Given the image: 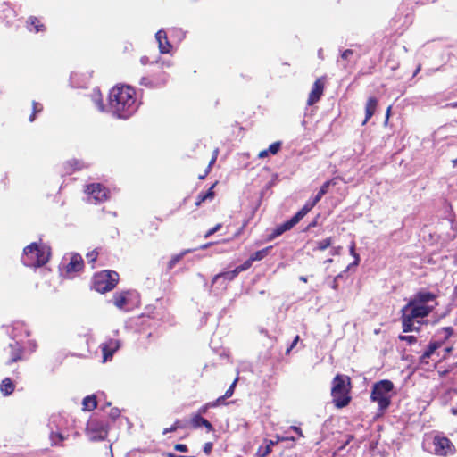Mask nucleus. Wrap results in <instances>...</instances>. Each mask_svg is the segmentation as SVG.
<instances>
[{
  "instance_id": "obj_1",
  "label": "nucleus",
  "mask_w": 457,
  "mask_h": 457,
  "mask_svg": "<svg viewBox=\"0 0 457 457\" xmlns=\"http://www.w3.org/2000/svg\"><path fill=\"white\" fill-rule=\"evenodd\" d=\"M437 295L432 292L420 290L402 309L401 322L403 332L419 330L414 326V320L428 317L437 305Z\"/></svg>"
},
{
  "instance_id": "obj_2",
  "label": "nucleus",
  "mask_w": 457,
  "mask_h": 457,
  "mask_svg": "<svg viewBox=\"0 0 457 457\" xmlns=\"http://www.w3.org/2000/svg\"><path fill=\"white\" fill-rule=\"evenodd\" d=\"M108 105L113 115L128 119L137 109L135 88L124 84L115 85L109 92Z\"/></svg>"
},
{
  "instance_id": "obj_3",
  "label": "nucleus",
  "mask_w": 457,
  "mask_h": 457,
  "mask_svg": "<svg viewBox=\"0 0 457 457\" xmlns=\"http://www.w3.org/2000/svg\"><path fill=\"white\" fill-rule=\"evenodd\" d=\"M331 397L334 406L342 409L349 405L352 401V381L349 376L337 374L332 379Z\"/></svg>"
},
{
  "instance_id": "obj_4",
  "label": "nucleus",
  "mask_w": 457,
  "mask_h": 457,
  "mask_svg": "<svg viewBox=\"0 0 457 457\" xmlns=\"http://www.w3.org/2000/svg\"><path fill=\"white\" fill-rule=\"evenodd\" d=\"M51 249L46 245L31 243L23 249L22 262L32 268L42 267L48 262Z\"/></svg>"
},
{
  "instance_id": "obj_5",
  "label": "nucleus",
  "mask_w": 457,
  "mask_h": 457,
  "mask_svg": "<svg viewBox=\"0 0 457 457\" xmlns=\"http://www.w3.org/2000/svg\"><path fill=\"white\" fill-rule=\"evenodd\" d=\"M394 384L388 379L376 382L370 393V400L378 405V411L383 413L391 404Z\"/></svg>"
},
{
  "instance_id": "obj_6",
  "label": "nucleus",
  "mask_w": 457,
  "mask_h": 457,
  "mask_svg": "<svg viewBox=\"0 0 457 457\" xmlns=\"http://www.w3.org/2000/svg\"><path fill=\"white\" fill-rule=\"evenodd\" d=\"M120 279L118 272L102 270L96 273L92 278V287L98 293L104 294L116 287Z\"/></svg>"
},
{
  "instance_id": "obj_7",
  "label": "nucleus",
  "mask_w": 457,
  "mask_h": 457,
  "mask_svg": "<svg viewBox=\"0 0 457 457\" xmlns=\"http://www.w3.org/2000/svg\"><path fill=\"white\" fill-rule=\"evenodd\" d=\"M168 74L161 65H156L152 70L151 73L140 79V85L148 88L162 87L166 85L168 81Z\"/></svg>"
},
{
  "instance_id": "obj_8",
  "label": "nucleus",
  "mask_w": 457,
  "mask_h": 457,
  "mask_svg": "<svg viewBox=\"0 0 457 457\" xmlns=\"http://www.w3.org/2000/svg\"><path fill=\"white\" fill-rule=\"evenodd\" d=\"M84 192L88 196V203L94 204L104 203L110 197L109 189L101 183H91L87 185Z\"/></svg>"
},
{
  "instance_id": "obj_9",
  "label": "nucleus",
  "mask_w": 457,
  "mask_h": 457,
  "mask_svg": "<svg viewBox=\"0 0 457 457\" xmlns=\"http://www.w3.org/2000/svg\"><path fill=\"white\" fill-rule=\"evenodd\" d=\"M434 454L437 456L446 457L453 455L456 452V448L452 441L441 435H436L433 438Z\"/></svg>"
},
{
  "instance_id": "obj_10",
  "label": "nucleus",
  "mask_w": 457,
  "mask_h": 457,
  "mask_svg": "<svg viewBox=\"0 0 457 457\" xmlns=\"http://www.w3.org/2000/svg\"><path fill=\"white\" fill-rule=\"evenodd\" d=\"M84 267V260L79 253H71L62 259V269L68 275L79 273Z\"/></svg>"
},
{
  "instance_id": "obj_11",
  "label": "nucleus",
  "mask_w": 457,
  "mask_h": 457,
  "mask_svg": "<svg viewBox=\"0 0 457 457\" xmlns=\"http://www.w3.org/2000/svg\"><path fill=\"white\" fill-rule=\"evenodd\" d=\"M4 353L6 354L5 365L7 366L26 360L25 348L17 341L10 343L4 349Z\"/></svg>"
},
{
  "instance_id": "obj_12",
  "label": "nucleus",
  "mask_w": 457,
  "mask_h": 457,
  "mask_svg": "<svg viewBox=\"0 0 457 457\" xmlns=\"http://www.w3.org/2000/svg\"><path fill=\"white\" fill-rule=\"evenodd\" d=\"M306 214L301 209L298 211L290 220L286 222L277 226V228L272 231V233L269 236V239L272 240L284 232L290 230L293 227H295Z\"/></svg>"
},
{
  "instance_id": "obj_13",
  "label": "nucleus",
  "mask_w": 457,
  "mask_h": 457,
  "mask_svg": "<svg viewBox=\"0 0 457 457\" xmlns=\"http://www.w3.org/2000/svg\"><path fill=\"white\" fill-rule=\"evenodd\" d=\"M120 347V342L116 338H108L100 345L103 353V362H106L112 359L113 354Z\"/></svg>"
},
{
  "instance_id": "obj_14",
  "label": "nucleus",
  "mask_w": 457,
  "mask_h": 457,
  "mask_svg": "<svg viewBox=\"0 0 457 457\" xmlns=\"http://www.w3.org/2000/svg\"><path fill=\"white\" fill-rule=\"evenodd\" d=\"M335 185H337V179H331L323 183V185L320 187L318 194L313 198V200L312 202H307L303 206L302 210L303 211V212L307 214L317 204V203L321 199V197L328 193V187L330 186Z\"/></svg>"
},
{
  "instance_id": "obj_15",
  "label": "nucleus",
  "mask_w": 457,
  "mask_h": 457,
  "mask_svg": "<svg viewBox=\"0 0 457 457\" xmlns=\"http://www.w3.org/2000/svg\"><path fill=\"white\" fill-rule=\"evenodd\" d=\"M325 88V82L322 78L317 79L313 85L311 92L309 93L308 99H307V104L308 105H313L317 102L320 101V97L323 95Z\"/></svg>"
},
{
  "instance_id": "obj_16",
  "label": "nucleus",
  "mask_w": 457,
  "mask_h": 457,
  "mask_svg": "<svg viewBox=\"0 0 457 457\" xmlns=\"http://www.w3.org/2000/svg\"><path fill=\"white\" fill-rule=\"evenodd\" d=\"M62 168L65 174L70 175L77 170H81L84 168H87V165L83 161L73 158L65 162L62 164Z\"/></svg>"
},
{
  "instance_id": "obj_17",
  "label": "nucleus",
  "mask_w": 457,
  "mask_h": 457,
  "mask_svg": "<svg viewBox=\"0 0 457 457\" xmlns=\"http://www.w3.org/2000/svg\"><path fill=\"white\" fill-rule=\"evenodd\" d=\"M158 41L159 50L162 54H169L172 49L171 44L169 42L167 34L164 30H159L155 35Z\"/></svg>"
},
{
  "instance_id": "obj_18",
  "label": "nucleus",
  "mask_w": 457,
  "mask_h": 457,
  "mask_svg": "<svg viewBox=\"0 0 457 457\" xmlns=\"http://www.w3.org/2000/svg\"><path fill=\"white\" fill-rule=\"evenodd\" d=\"M378 107V100L374 96H370L368 98L365 106V119L362 122V125H365L369 120L374 115Z\"/></svg>"
},
{
  "instance_id": "obj_19",
  "label": "nucleus",
  "mask_w": 457,
  "mask_h": 457,
  "mask_svg": "<svg viewBox=\"0 0 457 457\" xmlns=\"http://www.w3.org/2000/svg\"><path fill=\"white\" fill-rule=\"evenodd\" d=\"M218 184V181L214 182L212 187L206 191V192H201L197 197L196 201L195 203V205L196 207H199L203 203L209 200L212 201L215 196L214 187Z\"/></svg>"
},
{
  "instance_id": "obj_20",
  "label": "nucleus",
  "mask_w": 457,
  "mask_h": 457,
  "mask_svg": "<svg viewBox=\"0 0 457 457\" xmlns=\"http://www.w3.org/2000/svg\"><path fill=\"white\" fill-rule=\"evenodd\" d=\"M27 27L29 31H34L36 33L43 32L46 30V26L41 22V21L36 16L29 17L27 21Z\"/></svg>"
},
{
  "instance_id": "obj_21",
  "label": "nucleus",
  "mask_w": 457,
  "mask_h": 457,
  "mask_svg": "<svg viewBox=\"0 0 457 457\" xmlns=\"http://www.w3.org/2000/svg\"><path fill=\"white\" fill-rule=\"evenodd\" d=\"M15 390V385L10 378H4L0 383V392L3 395L8 396Z\"/></svg>"
},
{
  "instance_id": "obj_22",
  "label": "nucleus",
  "mask_w": 457,
  "mask_h": 457,
  "mask_svg": "<svg viewBox=\"0 0 457 457\" xmlns=\"http://www.w3.org/2000/svg\"><path fill=\"white\" fill-rule=\"evenodd\" d=\"M129 292L123 291L115 293L112 297L113 304L119 308L123 309L128 303Z\"/></svg>"
},
{
  "instance_id": "obj_23",
  "label": "nucleus",
  "mask_w": 457,
  "mask_h": 457,
  "mask_svg": "<svg viewBox=\"0 0 457 457\" xmlns=\"http://www.w3.org/2000/svg\"><path fill=\"white\" fill-rule=\"evenodd\" d=\"M83 410L91 411L97 407V401L96 395H87L83 399L82 402Z\"/></svg>"
},
{
  "instance_id": "obj_24",
  "label": "nucleus",
  "mask_w": 457,
  "mask_h": 457,
  "mask_svg": "<svg viewBox=\"0 0 457 457\" xmlns=\"http://www.w3.org/2000/svg\"><path fill=\"white\" fill-rule=\"evenodd\" d=\"M237 275H238V272L236 270V268L230 271L220 272L214 276V278L212 279V283L216 282L219 278H224L226 280L231 281L235 278H237Z\"/></svg>"
},
{
  "instance_id": "obj_25",
  "label": "nucleus",
  "mask_w": 457,
  "mask_h": 457,
  "mask_svg": "<svg viewBox=\"0 0 457 457\" xmlns=\"http://www.w3.org/2000/svg\"><path fill=\"white\" fill-rule=\"evenodd\" d=\"M271 249H272V246L270 245L262 250L256 251L255 253H253L250 255L251 261H253V262L262 261L269 254V253Z\"/></svg>"
},
{
  "instance_id": "obj_26",
  "label": "nucleus",
  "mask_w": 457,
  "mask_h": 457,
  "mask_svg": "<svg viewBox=\"0 0 457 457\" xmlns=\"http://www.w3.org/2000/svg\"><path fill=\"white\" fill-rule=\"evenodd\" d=\"M189 252L190 250H185L178 254L173 255L167 263V270H172L175 265L184 257V255Z\"/></svg>"
},
{
  "instance_id": "obj_27",
  "label": "nucleus",
  "mask_w": 457,
  "mask_h": 457,
  "mask_svg": "<svg viewBox=\"0 0 457 457\" xmlns=\"http://www.w3.org/2000/svg\"><path fill=\"white\" fill-rule=\"evenodd\" d=\"M441 345L442 344L439 343V342H431V343H429V345H428L426 351L421 355V359L429 358L434 353V352L441 346Z\"/></svg>"
},
{
  "instance_id": "obj_28",
  "label": "nucleus",
  "mask_w": 457,
  "mask_h": 457,
  "mask_svg": "<svg viewBox=\"0 0 457 457\" xmlns=\"http://www.w3.org/2000/svg\"><path fill=\"white\" fill-rule=\"evenodd\" d=\"M332 237H328L323 240L318 241L313 247V251H324L332 245Z\"/></svg>"
},
{
  "instance_id": "obj_29",
  "label": "nucleus",
  "mask_w": 457,
  "mask_h": 457,
  "mask_svg": "<svg viewBox=\"0 0 457 457\" xmlns=\"http://www.w3.org/2000/svg\"><path fill=\"white\" fill-rule=\"evenodd\" d=\"M217 156H218V149H216L214 152H213V154L212 156V159L210 160L209 163H208V166L207 168L205 169L204 172L203 174H200L198 176V179H205V177L210 173L213 164L215 163L216 160H217Z\"/></svg>"
},
{
  "instance_id": "obj_30",
  "label": "nucleus",
  "mask_w": 457,
  "mask_h": 457,
  "mask_svg": "<svg viewBox=\"0 0 457 457\" xmlns=\"http://www.w3.org/2000/svg\"><path fill=\"white\" fill-rule=\"evenodd\" d=\"M206 419L200 416V414H193L190 419V424L193 428H198L203 427V424L205 422Z\"/></svg>"
},
{
  "instance_id": "obj_31",
  "label": "nucleus",
  "mask_w": 457,
  "mask_h": 457,
  "mask_svg": "<svg viewBox=\"0 0 457 457\" xmlns=\"http://www.w3.org/2000/svg\"><path fill=\"white\" fill-rule=\"evenodd\" d=\"M43 111V105L40 103H37L36 101L32 102V113L29 117V120L30 122L34 121L36 119L37 113H39Z\"/></svg>"
},
{
  "instance_id": "obj_32",
  "label": "nucleus",
  "mask_w": 457,
  "mask_h": 457,
  "mask_svg": "<svg viewBox=\"0 0 457 457\" xmlns=\"http://www.w3.org/2000/svg\"><path fill=\"white\" fill-rule=\"evenodd\" d=\"M185 428V424L181 420H176L174 421V423L170 428H166L163 429L162 434L166 435L168 433L175 432L179 428Z\"/></svg>"
},
{
  "instance_id": "obj_33",
  "label": "nucleus",
  "mask_w": 457,
  "mask_h": 457,
  "mask_svg": "<svg viewBox=\"0 0 457 457\" xmlns=\"http://www.w3.org/2000/svg\"><path fill=\"white\" fill-rule=\"evenodd\" d=\"M50 438L52 441V445H60L64 440L63 435L59 432H52Z\"/></svg>"
},
{
  "instance_id": "obj_34",
  "label": "nucleus",
  "mask_w": 457,
  "mask_h": 457,
  "mask_svg": "<svg viewBox=\"0 0 457 457\" xmlns=\"http://www.w3.org/2000/svg\"><path fill=\"white\" fill-rule=\"evenodd\" d=\"M271 453V449L269 448V445H260L256 452L257 457H266Z\"/></svg>"
},
{
  "instance_id": "obj_35",
  "label": "nucleus",
  "mask_w": 457,
  "mask_h": 457,
  "mask_svg": "<svg viewBox=\"0 0 457 457\" xmlns=\"http://www.w3.org/2000/svg\"><path fill=\"white\" fill-rule=\"evenodd\" d=\"M281 145L282 143L280 141L274 142L269 146L268 151L270 154L275 155L279 152Z\"/></svg>"
},
{
  "instance_id": "obj_36",
  "label": "nucleus",
  "mask_w": 457,
  "mask_h": 457,
  "mask_svg": "<svg viewBox=\"0 0 457 457\" xmlns=\"http://www.w3.org/2000/svg\"><path fill=\"white\" fill-rule=\"evenodd\" d=\"M253 262L251 261V258L249 257L243 264L236 267V270L239 274L240 272L248 270L252 266Z\"/></svg>"
},
{
  "instance_id": "obj_37",
  "label": "nucleus",
  "mask_w": 457,
  "mask_h": 457,
  "mask_svg": "<svg viewBox=\"0 0 457 457\" xmlns=\"http://www.w3.org/2000/svg\"><path fill=\"white\" fill-rule=\"evenodd\" d=\"M98 257V252L96 250H93L87 253V259L89 263H94Z\"/></svg>"
},
{
  "instance_id": "obj_38",
  "label": "nucleus",
  "mask_w": 457,
  "mask_h": 457,
  "mask_svg": "<svg viewBox=\"0 0 457 457\" xmlns=\"http://www.w3.org/2000/svg\"><path fill=\"white\" fill-rule=\"evenodd\" d=\"M237 382V379L236 378L233 383L230 385V386L227 389V391L224 394V397L229 398L234 394L235 386Z\"/></svg>"
},
{
  "instance_id": "obj_39",
  "label": "nucleus",
  "mask_w": 457,
  "mask_h": 457,
  "mask_svg": "<svg viewBox=\"0 0 457 457\" xmlns=\"http://www.w3.org/2000/svg\"><path fill=\"white\" fill-rule=\"evenodd\" d=\"M222 225L220 223L217 224L216 226H214L213 228H210L204 235V237L207 238L209 237H211L212 235H213L214 233H216L217 231H219L220 228H221Z\"/></svg>"
},
{
  "instance_id": "obj_40",
  "label": "nucleus",
  "mask_w": 457,
  "mask_h": 457,
  "mask_svg": "<svg viewBox=\"0 0 457 457\" xmlns=\"http://www.w3.org/2000/svg\"><path fill=\"white\" fill-rule=\"evenodd\" d=\"M401 341H405L409 344H414L417 342V338L414 336H399Z\"/></svg>"
},
{
  "instance_id": "obj_41",
  "label": "nucleus",
  "mask_w": 457,
  "mask_h": 457,
  "mask_svg": "<svg viewBox=\"0 0 457 457\" xmlns=\"http://www.w3.org/2000/svg\"><path fill=\"white\" fill-rule=\"evenodd\" d=\"M108 435V428L105 425H101L99 428V438L104 439Z\"/></svg>"
},
{
  "instance_id": "obj_42",
  "label": "nucleus",
  "mask_w": 457,
  "mask_h": 457,
  "mask_svg": "<svg viewBox=\"0 0 457 457\" xmlns=\"http://www.w3.org/2000/svg\"><path fill=\"white\" fill-rule=\"evenodd\" d=\"M299 339H300V337H299V336L297 335V336L294 338V340H293V342L291 343V345L287 348V350H286V354H288V353H290V352H291V351L295 347V345H297V343H298Z\"/></svg>"
},
{
  "instance_id": "obj_43",
  "label": "nucleus",
  "mask_w": 457,
  "mask_h": 457,
  "mask_svg": "<svg viewBox=\"0 0 457 457\" xmlns=\"http://www.w3.org/2000/svg\"><path fill=\"white\" fill-rule=\"evenodd\" d=\"M174 449H175L176 451H179V452H181V453H187V452H188V447H187V445H185V444H176V445H174Z\"/></svg>"
},
{
  "instance_id": "obj_44",
  "label": "nucleus",
  "mask_w": 457,
  "mask_h": 457,
  "mask_svg": "<svg viewBox=\"0 0 457 457\" xmlns=\"http://www.w3.org/2000/svg\"><path fill=\"white\" fill-rule=\"evenodd\" d=\"M213 444L212 442H207L204 445V452L205 454L209 455L212 450Z\"/></svg>"
},
{
  "instance_id": "obj_45",
  "label": "nucleus",
  "mask_w": 457,
  "mask_h": 457,
  "mask_svg": "<svg viewBox=\"0 0 457 457\" xmlns=\"http://www.w3.org/2000/svg\"><path fill=\"white\" fill-rule=\"evenodd\" d=\"M212 403H208L205 405L199 408L196 414H200L202 416L203 414H205L207 412V410L211 407Z\"/></svg>"
},
{
  "instance_id": "obj_46",
  "label": "nucleus",
  "mask_w": 457,
  "mask_h": 457,
  "mask_svg": "<svg viewBox=\"0 0 457 457\" xmlns=\"http://www.w3.org/2000/svg\"><path fill=\"white\" fill-rule=\"evenodd\" d=\"M278 436H277V439L275 441L265 439L264 443L266 444V445H269V448L272 450V447L276 445L278 442H280V440H278Z\"/></svg>"
},
{
  "instance_id": "obj_47",
  "label": "nucleus",
  "mask_w": 457,
  "mask_h": 457,
  "mask_svg": "<svg viewBox=\"0 0 457 457\" xmlns=\"http://www.w3.org/2000/svg\"><path fill=\"white\" fill-rule=\"evenodd\" d=\"M350 253L353 256H354L356 262L359 261V255L355 253V243L354 242H352L351 245H350Z\"/></svg>"
},
{
  "instance_id": "obj_48",
  "label": "nucleus",
  "mask_w": 457,
  "mask_h": 457,
  "mask_svg": "<svg viewBox=\"0 0 457 457\" xmlns=\"http://www.w3.org/2000/svg\"><path fill=\"white\" fill-rule=\"evenodd\" d=\"M203 427L205 428L207 432L214 431V428H213L212 424L208 420H205V422L203 424Z\"/></svg>"
},
{
  "instance_id": "obj_49",
  "label": "nucleus",
  "mask_w": 457,
  "mask_h": 457,
  "mask_svg": "<svg viewBox=\"0 0 457 457\" xmlns=\"http://www.w3.org/2000/svg\"><path fill=\"white\" fill-rule=\"evenodd\" d=\"M225 399H227V398L224 397V395L220 396V397H218L215 402L212 403L211 407H215V406L222 403Z\"/></svg>"
},
{
  "instance_id": "obj_50",
  "label": "nucleus",
  "mask_w": 457,
  "mask_h": 457,
  "mask_svg": "<svg viewBox=\"0 0 457 457\" xmlns=\"http://www.w3.org/2000/svg\"><path fill=\"white\" fill-rule=\"evenodd\" d=\"M353 50H351V49H346V50H345V51L342 53L341 57H342L343 59H345V60H346V59H348L351 55H353Z\"/></svg>"
},
{
  "instance_id": "obj_51",
  "label": "nucleus",
  "mask_w": 457,
  "mask_h": 457,
  "mask_svg": "<svg viewBox=\"0 0 457 457\" xmlns=\"http://www.w3.org/2000/svg\"><path fill=\"white\" fill-rule=\"evenodd\" d=\"M291 429L293 431H295L296 434H298L299 436H302V437L303 436V431L299 427L292 426Z\"/></svg>"
},
{
  "instance_id": "obj_52",
  "label": "nucleus",
  "mask_w": 457,
  "mask_h": 457,
  "mask_svg": "<svg viewBox=\"0 0 457 457\" xmlns=\"http://www.w3.org/2000/svg\"><path fill=\"white\" fill-rule=\"evenodd\" d=\"M269 154H270V152L268 151V149H264L258 154V157L262 159V158L267 157L269 155Z\"/></svg>"
},
{
  "instance_id": "obj_53",
  "label": "nucleus",
  "mask_w": 457,
  "mask_h": 457,
  "mask_svg": "<svg viewBox=\"0 0 457 457\" xmlns=\"http://www.w3.org/2000/svg\"><path fill=\"white\" fill-rule=\"evenodd\" d=\"M444 330L446 334L445 337L448 338L450 336H452L453 329L452 327L444 328Z\"/></svg>"
},
{
  "instance_id": "obj_54",
  "label": "nucleus",
  "mask_w": 457,
  "mask_h": 457,
  "mask_svg": "<svg viewBox=\"0 0 457 457\" xmlns=\"http://www.w3.org/2000/svg\"><path fill=\"white\" fill-rule=\"evenodd\" d=\"M120 415V411L118 409H112L111 411V416L112 418L114 420L115 418H117L118 416Z\"/></svg>"
},
{
  "instance_id": "obj_55",
  "label": "nucleus",
  "mask_w": 457,
  "mask_h": 457,
  "mask_svg": "<svg viewBox=\"0 0 457 457\" xmlns=\"http://www.w3.org/2000/svg\"><path fill=\"white\" fill-rule=\"evenodd\" d=\"M12 375L13 377L16 378V379H21V372L19 371L18 369H15L13 371H12Z\"/></svg>"
},
{
  "instance_id": "obj_56",
  "label": "nucleus",
  "mask_w": 457,
  "mask_h": 457,
  "mask_svg": "<svg viewBox=\"0 0 457 457\" xmlns=\"http://www.w3.org/2000/svg\"><path fill=\"white\" fill-rule=\"evenodd\" d=\"M278 440H280V441H287V440L295 441V437H293V436H278Z\"/></svg>"
},
{
  "instance_id": "obj_57",
  "label": "nucleus",
  "mask_w": 457,
  "mask_h": 457,
  "mask_svg": "<svg viewBox=\"0 0 457 457\" xmlns=\"http://www.w3.org/2000/svg\"><path fill=\"white\" fill-rule=\"evenodd\" d=\"M445 107L457 108V102L449 103L445 105Z\"/></svg>"
},
{
  "instance_id": "obj_58",
  "label": "nucleus",
  "mask_w": 457,
  "mask_h": 457,
  "mask_svg": "<svg viewBox=\"0 0 457 457\" xmlns=\"http://www.w3.org/2000/svg\"><path fill=\"white\" fill-rule=\"evenodd\" d=\"M316 225H317V219H315L312 222H311V223L308 225V228H310L315 227Z\"/></svg>"
},
{
  "instance_id": "obj_59",
  "label": "nucleus",
  "mask_w": 457,
  "mask_h": 457,
  "mask_svg": "<svg viewBox=\"0 0 457 457\" xmlns=\"http://www.w3.org/2000/svg\"><path fill=\"white\" fill-rule=\"evenodd\" d=\"M212 243H207V244H204L201 246V249H206L208 248L210 245H212Z\"/></svg>"
},
{
  "instance_id": "obj_60",
  "label": "nucleus",
  "mask_w": 457,
  "mask_h": 457,
  "mask_svg": "<svg viewBox=\"0 0 457 457\" xmlns=\"http://www.w3.org/2000/svg\"><path fill=\"white\" fill-rule=\"evenodd\" d=\"M390 112H391V106H389L386 110V119H388L389 115H390Z\"/></svg>"
},
{
  "instance_id": "obj_61",
  "label": "nucleus",
  "mask_w": 457,
  "mask_h": 457,
  "mask_svg": "<svg viewBox=\"0 0 457 457\" xmlns=\"http://www.w3.org/2000/svg\"><path fill=\"white\" fill-rule=\"evenodd\" d=\"M300 280H301V281H303V282H304V283H306V282H307V278H306V277L302 276V277H300Z\"/></svg>"
},
{
  "instance_id": "obj_62",
  "label": "nucleus",
  "mask_w": 457,
  "mask_h": 457,
  "mask_svg": "<svg viewBox=\"0 0 457 457\" xmlns=\"http://www.w3.org/2000/svg\"><path fill=\"white\" fill-rule=\"evenodd\" d=\"M420 71V65H419L414 72V76L417 75V73Z\"/></svg>"
},
{
  "instance_id": "obj_63",
  "label": "nucleus",
  "mask_w": 457,
  "mask_h": 457,
  "mask_svg": "<svg viewBox=\"0 0 457 457\" xmlns=\"http://www.w3.org/2000/svg\"><path fill=\"white\" fill-rule=\"evenodd\" d=\"M452 413L456 415L457 414V408H453L452 409Z\"/></svg>"
},
{
  "instance_id": "obj_64",
  "label": "nucleus",
  "mask_w": 457,
  "mask_h": 457,
  "mask_svg": "<svg viewBox=\"0 0 457 457\" xmlns=\"http://www.w3.org/2000/svg\"><path fill=\"white\" fill-rule=\"evenodd\" d=\"M453 164L457 163V158L453 161Z\"/></svg>"
}]
</instances>
